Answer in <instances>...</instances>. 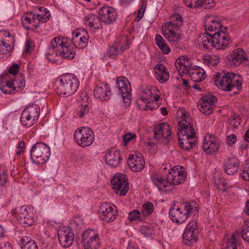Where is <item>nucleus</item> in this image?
<instances>
[{
	"label": "nucleus",
	"instance_id": "obj_40",
	"mask_svg": "<svg viewBox=\"0 0 249 249\" xmlns=\"http://www.w3.org/2000/svg\"><path fill=\"white\" fill-rule=\"evenodd\" d=\"M151 178L153 183L158 188L159 190L161 189L160 187V185H162L164 187L167 186V184H168V182L167 180L161 178L160 176L157 175H153L151 176Z\"/></svg>",
	"mask_w": 249,
	"mask_h": 249
},
{
	"label": "nucleus",
	"instance_id": "obj_38",
	"mask_svg": "<svg viewBox=\"0 0 249 249\" xmlns=\"http://www.w3.org/2000/svg\"><path fill=\"white\" fill-rule=\"evenodd\" d=\"M154 211V205L150 201H147L143 204L142 214L144 216V219L145 217L151 215Z\"/></svg>",
	"mask_w": 249,
	"mask_h": 249
},
{
	"label": "nucleus",
	"instance_id": "obj_20",
	"mask_svg": "<svg viewBox=\"0 0 249 249\" xmlns=\"http://www.w3.org/2000/svg\"><path fill=\"white\" fill-rule=\"evenodd\" d=\"M101 22L106 24L112 23L116 20L117 14L115 10L111 7L104 6L99 11Z\"/></svg>",
	"mask_w": 249,
	"mask_h": 249
},
{
	"label": "nucleus",
	"instance_id": "obj_52",
	"mask_svg": "<svg viewBox=\"0 0 249 249\" xmlns=\"http://www.w3.org/2000/svg\"><path fill=\"white\" fill-rule=\"evenodd\" d=\"M59 54V51L55 49L53 50L52 48H49V52L46 53V57L50 61H53L54 60L55 57Z\"/></svg>",
	"mask_w": 249,
	"mask_h": 249
},
{
	"label": "nucleus",
	"instance_id": "obj_15",
	"mask_svg": "<svg viewBox=\"0 0 249 249\" xmlns=\"http://www.w3.org/2000/svg\"><path fill=\"white\" fill-rule=\"evenodd\" d=\"M110 184L114 190L119 191L120 196L125 195L129 190L128 178L123 174H116L111 178Z\"/></svg>",
	"mask_w": 249,
	"mask_h": 249
},
{
	"label": "nucleus",
	"instance_id": "obj_32",
	"mask_svg": "<svg viewBox=\"0 0 249 249\" xmlns=\"http://www.w3.org/2000/svg\"><path fill=\"white\" fill-rule=\"evenodd\" d=\"M183 126H182V127L178 128V131H179L178 132V136L182 135L187 138H196V133L193 125L185 124Z\"/></svg>",
	"mask_w": 249,
	"mask_h": 249
},
{
	"label": "nucleus",
	"instance_id": "obj_39",
	"mask_svg": "<svg viewBox=\"0 0 249 249\" xmlns=\"http://www.w3.org/2000/svg\"><path fill=\"white\" fill-rule=\"evenodd\" d=\"M216 101V97L211 93H207L202 95L200 100V102L203 103V104H210L212 106H214V104Z\"/></svg>",
	"mask_w": 249,
	"mask_h": 249
},
{
	"label": "nucleus",
	"instance_id": "obj_50",
	"mask_svg": "<svg viewBox=\"0 0 249 249\" xmlns=\"http://www.w3.org/2000/svg\"><path fill=\"white\" fill-rule=\"evenodd\" d=\"M32 24L31 26V30L34 31L39 27L41 20H40L39 17L37 16L36 14H33L32 17Z\"/></svg>",
	"mask_w": 249,
	"mask_h": 249
},
{
	"label": "nucleus",
	"instance_id": "obj_46",
	"mask_svg": "<svg viewBox=\"0 0 249 249\" xmlns=\"http://www.w3.org/2000/svg\"><path fill=\"white\" fill-rule=\"evenodd\" d=\"M89 111V107L88 105L81 104L78 109H77L76 115L79 118H82Z\"/></svg>",
	"mask_w": 249,
	"mask_h": 249
},
{
	"label": "nucleus",
	"instance_id": "obj_2",
	"mask_svg": "<svg viewBox=\"0 0 249 249\" xmlns=\"http://www.w3.org/2000/svg\"><path fill=\"white\" fill-rule=\"evenodd\" d=\"M205 28L206 31L213 33V41L214 48L216 50L224 49L228 46L230 41L229 36L226 34L228 28L224 27L218 20L211 18L206 19Z\"/></svg>",
	"mask_w": 249,
	"mask_h": 249
},
{
	"label": "nucleus",
	"instance_id": "obj_60",
	"mask_svg": "<svg viewBox=\"0 0 249 249\" xmlns=\"http://www.w3.org/2000/svg\"><path fill=\"white\" fill-rule=\"evenodd\" d=\"M187 58L185 56H182L179 57H178L176 60L175 63V65L177 69H180V64H183L184 62H185Z\"/></svg>",
	"mask_w": 249,
	"mask_h": 249
},
{
	"label": "nucleus",
	"instance_id": "obj_44",
	"mask_svg": "<svg viewBox=\"0 0 249 249\" xmlns=\"http://www.w3.org/2000/svg\"><path fill=\"white\" fill-rule=\"evenodd\" d=\"M240 233L242 239L249 242V220L246 221L242 225Z\"/></svg>",
	"mask_w": 249,
	"mask_h": 249
},
{
	"label": "nucleus",
	"instance_id": "obj_18",
	"mask_svg": "<svg viewBox=\"0 0 249 249\" xmlns=\"http://www.w3.org/2000/svg\"><path fill=\"white\" fill-rule=\"evenodd\" d=\"M57 234L59 242L62 247L67 248L72 245L74 234L71 228L60 227L58 230Z\"/></svg>",
	"mask_w": 249,
	"mask_h": 249
},
{
	"label": "nucleus",
	"instance_id": "obj_31",
	"mask_svg": "<svg viewBox=\"0 0 249 249\" xmlns=\"http://www.w3.org/2000/svg\"><path fill=\"white\" fill-rule=\"evenodd\" d=\"M189 74L191 79L194 82H200L206 78L205 72L204 70L200 67L190 70Z\"/></svg>",
	"mask_w": 249,
	"mask_h": 249
},
{
	"label": "nucleus",
	"instance_id": "obj_11",
	"mask_svg": "<svg viewBox=\"0 0 249 249\" xmlns=\"http://www.w3.org/2000/svg\"><path fill=\"white\" fill-rule=\"evenodd\" d=\"M186 178V172L180 165L175 166L169 170L166 177L168 183L174 185L183 183Z\"/></svg>",
	"mask_w": 249,
	"mask_h": 249
},
{
	"label": "nucleus",
	"instance_id": "obj_24",
	"mask_svg": "<svg viewBox=\"0 0 249 249\" xmlns=\"http://www.w3.org/2000/svg\"><path fill=\"white\" fill-rule=\"evenodd\" d=\"M208 31H206L205 29V32L199 35L198 42L199 44L202 46L203 49L210 51L214 48V43L213 41V34L212 32L209 33Z\"/></svg>",
	"mask_w": 249,
	"mask_h": 249
},
{
	"label": "nucleus",
	"instance_id": "obj_57",
	"mask_svg": "<svg viewBox=\"0 0 249 249\" xmlns=\"http://www.w3.org/2000/svg\"><path fill=\"white\" fill-rule=\"evenodd\" d=\"M136 138V135L135 134H132L131 133H128L127 134L123 136V139L124 142V145H126L127 143L133 139Z\"/></svg>",
	"mask_w": 249,
	"mask_h": 249
},
{
	"label": "nucleus",
	"instance_id": "obj_9",
	"mask_svg": "<svg viewBox=\"0 0 249 249\" xmlns=\"http://www.w3.org/2000/svg\"><path fill=\"white\" fill-rule=\"evenodd\" d=\"M40 114V107L36 104L27 107L23 111L21 116V122L23 125L30 127L38 121Z\"/></svg>",
	"mask_w": 249,
	"mask_h": 249
},
{
	"label": "nucleus",
	"instance_id": "obj_56",
	"mask_svg": "<svg viewBox=\"0 0 249 249\" xmlns=\"http://www.w3.org/2000/svg\"><path fill=\"white\" fill-rule=\"evenodd\" d=\"M240 119L238 116L234 115L230 119V124L234 126V128L237 127L240 125Z\"/></svg>",
	"mask_w": 249,
	"mask_h": 249
},
{
	"label": "nucleus",
	"instance_id": "obj_37",
	"mask_svg": "<svg viewBox=\"0 0 249 249\" xmlns=\"http://www.w3.org/2000/svg\"><path fill=\"white\" fill-rule=\"evenodd\" d=\"M5 37H2L0 39V48L2 51L5 52V53L7 52H9L11 50L10 45L9 41L7 40L6 37H9L10 36V34L9 32L5 33Z\"/></svg>",
	"mask_w": 249,
	"mask_h": 249
},
{
	"label": "nucleus",
	"instance_id": "obj_30",
	"mask_svg": "<svg viewBox=\"0 0 249 249\" xmlns=\"http://www.w3.org/2000/svg\"><path fill=\"white\" fill-rule=\"evenodd\" d=\"M180 137V135L178 137V142L181 148L189 151L196 145L197 142L196 138H187L185 137V138L181 139Z\"/></svg>",
	"mask_w": 249,
	"mask_h": 249
},
{
	"label": "nucleus",
	"instance_id": "obj_13",
	"mask_svg": "<svg viewBox=\"0 0 249 249\" xmlns=\"http://www.w3.org/2000/svg\"><path fill=\"white\" fill-rule=\"evenodd\" d=\"M116 87L118 94H121L126 106L130 104L131 90L129 81L125 77L121 76L116 81Z\"/></svg>",
	"mask_w": 249,
	"mask_h": 249
},
{
	"label": "nucleus",
	"instance_id": "obj_59",
	"mask_svg": "<svg viewBox=\"0 0 249 249\" xmlns=\"http://www.w3.org/2000/svg\"><path fill=\"white\" fill-rule=\"evenodd\" d=\"M226 140L228 145H231L237 141V137L235 134H231L227 137Z\"/></svg>",
	"mask_w": 249,
	"mask_h": 249
},
{
	"label": "nucleus",
	"instance_id": "obj_22",
	"mask_svg": "<svg viewBox=\"0 0 249 249\" xmlns=\"http://www.w3.org/2000/svg\"><path fill=\"white\" fill-rule=\"evenodd\" d=\"M244 51L240 48L234 49L232 53L226 57V62L231 66H239L243 60H248Z\"/></svg>",
	"mask_w": 249,
	"mask_h": 249
},
{
	"label": "nucleus",
	"instance_id": "obj_10",
	"mask_svg": "<svg viewBox=\"0 0 249 249\" xmlns=\"http://www.w3.org/2000/svg\"><path fill=\"white\" fill-rule=\"evenodd\" d=\"M154 138L158 141L160 142L164 145L169 143L171 132L169 124L167 123H163L156 124L154 127Z\"/></svg>",
	"mask_w": 249,
	"mask_h": 249
},
{
	"label": "nucleus",
	"instance_id": "obj_49",
	"mask_svg": "<svg viewBox=\"0 0 249 249\" xmlns=\"http://www.w3.org/2000/svg\"><path fill=\"white\" fill-rule=\"evenodd\" d=\"M204 60L206 62L212 66L216 65L220 61V58L215 55L206 56Z\"/></svg>",
	"mask_w": 249,
	"mask_h": 249
},
{
	"label": "nucleus",
	"instance_id": "obj_14",
	"mask_svg": "<svg viewBox=\"0 0 249 249\" xmlns=\"http://www.w3.org/2000/svg\"><path fill=\"white\" fill-rule=\"evenodd\" d=\"M98 211L100 218L107 222L113 221L118 215L117 208L111 203L102 204Z\"/></svg>",
	"mask_w": 249,
	"mask_h": 249
},
{
	"label": "nucleus",
	"instance_id": "obj_47",
	"mask_svg": "<svg viewBox=\"0 0 249 249\" xmlns=\"http://www.w3.org/2000/svg\"><path fill=\"white\" fill-rule=\"evenodd\" d=\"M139 231L145 237H150L152 236L153 231L152 228L148 226H141L139 230Z\"/></svg>",
	"mask_w": 249,
	"mask_h": 249
},
{
	"label": "nucleus",
	"instance_id": "obj_3",
	"mask_svg": "<svg viewBox=\"0 0 249 249\" xmlns=\"http://www.w3.org/2000/svg\"><path fill=\"white\" fill-rule=\"evenodd\" d=\"M214 85L224 91H232L236 94L242 89V78L232 72H217L213 77Z\"/></svg>",
	"mask_w": 249,
	"mask_h": 249
},
{
	"label": "nucleus",
	"instance_id": "obj_33",
	"mask_svg": "<svg viewBox=\"0 0 249 249\" xmlns=\"http://www.w3.org/2000/svg\"><path fill=\"white\" fill-rule=\"evenodd\" d=\"M59 55L62 57L71 59H73L75 55L73 45H65L59 51Z\"/></svg>",
	"mask_w": 249,
	"mask_h": 249
},
{
	"label": "nucleus",
	"instance_id": "obj_64",
	"mask_svg": "<svg viewBox=\"0 0 249 249\" xmlns=\"http://www.w3.org/2000/svg\"><path fill=\"white\" fill-rule=\"evenodd\" d=\"M159 48L164 54H168L171 51L170 48L165 43L160 46Z\"/></svg>",
	"mask_w": 249,
	"mask_h": 249
},
{
	"label": "nucleus",
	"instance_id": "obj_45",
	"mask_svg": "<svg viewBox=\"0 0 249 249\" xmlns=\"http://www.w3.org/2000/svg\"><path fill=\"white\" fill-rule=\"evenodd\" d=\"M73 37H77V38H89V36L88 32L83 28H77L73 32Z\"/></svg>",
	"mask_w": 249,
	"mask_h": 249
},
{
	"label": "nucleus",
	"instance_id": "obj_55",
	"mask_svg": "<svg viewBox=\"0 0 249 249\" xmlns=\"http://www.w3.org/2000/svg\"><path fill=\"white\" fill-rule=\"evenodd\" d=\"M45 13H36L37 16L39 17L42 23L47 22L50 18V13L49 12H45Z\"/></svg>",
	"mask_w": 249,
	"mask_h": 249
},
{
	"label": "nucleus",
	"instance_id": "obj_5",
	"mask_svg": "<svg viewBox=\"0 0 249 249\" xmlns=\"http://www.w3.org/2000/svg\"><path fill=\"white\" fill-rule=\"evenodd\" d=\"M55 86L57 93L70 96L77 91L79 82L77 77L74 74L66 73L57 78Z\"/></svg>",
	"mask_w": 249,
	"mask_h": 249
},
{
	"label": "nucleus",
	"instance_id": "obj_42",
	"mask_svg": "<svg viewBox=\"0 0 249 249\" xmlns=\"http://www.w3.org/2000/svg\"><path fill=\"white\" fill-rule=\"evenodd\" d=\"M33 13H27L26 15L23 16L22 18V23L23 26L27 30H31L32 24V17Z\"/></svg>",
	"mask_w": 249,
	"mask_h": 249
},
{
	"label": "nucleus",
	"instance_id": "obj_21",
	"mask_svg": "<svg viewBox=\"0 0 249 249\" xmlns=\"http://www.w3.org/2000/svg\"><path fill=\"white\" fill-rule=\"evenodd\" d=\"M127 164L133 172H140L144 168L145 161L142 154L139 153L136 155L130 154L128 158Z\"/></svg>",
	"mask_w": 249,
	"mask_h": 249
},
{
	"label": "nucleus",
	"instance_id": "obj_27",
	"mask_svg": "<svg viewBox=\"0 0 249 249\" xmlns=\"http://www.w3.org/2000/svg\"><path fill=\"white\" fill-rule=\"evenodd\" d=\"M157 80L160 83H164L169 79V73L167 69L162 64L158 63L154 67Z\"/></svg>",
	"mask_w": 249,
	"mask_h": 249
},
{
	"label": "nucleus",
	"instance_id": "obj_26",
	"mask_svg": "<svg viewBox=\"0 0 249 249\" xmlns=\"http://www.w3.org/2000/svg\"><path fill=\"white\" fill-rule=\"evenodd\" d=\"M124 45L115 44L109 47L105 56L115 59L119 54H121L127 48L128 42L126 38L124 39Z\"/></svg>",
	"mask_w": 249,
	"mask_h": 249
},
{
	"label": "nucleus",
	"instance_id": "obj_63",
	"mask_svg": "<svg viewBox=\"0 0 249 249\" xmlns=\"http://www.w3.org/2000/svg\"><path fill=\"white\" fill-rule=\"evenodd\" d=\"M155 40L156 44L159 47L165 43L163 38L160 35L158 34L156 35Z\"/></svg>",
	"mask_w": 249,
	"mask_h": 249
},
{
	"label": "nucleus",
	"instance_id": "obj_51",
	"mask_svg": "<svg viewBox=\"0 0 249 249\" xmlns=\"http://www.w3.org/2000/svg\"><path fill=\"white\" fill-rule=\"evenodd\" d=\"M201 0H183L185 5L190 8L200 7V1Z\"/></svg>",
	"mask_w": 249,
	"mask_h": 249
},
{
	"label": "nucleus",
	"instance_id": "obj_1",
	"mask_svg": "<svg viewBox=\"0 0 249 249\" xmlns=\"http://www.w3.org/2000/svg\"><path fill=\"white\" fill-rule=\"evenodd\" d=\"M170 19V21L162 27L163 35L173 47L182 50L184 45L178 26L183 22V18L177 13L171 16Z\"/></svg>",
	"mask_w": 249,
	"mask_h": 249
},
{
	"label": "nucleus",
	"instance_id": "obj_54",
	"mask_svg": "<svg viewBox=\"0 0 249 249\" xmlns=\"http://www.w3.org/2000/svg\"><path fill=\"white\" fill-rule=\"evenodd\" d=\"M213 0H201L200 1V7L209 9L213 7Z\"/></svg>",
	"mask_w": 249,
	"mask_h": 249
},
{
	"label": "nucleus",
	"instance_id": "obj_62",
	"mask_svg": "<svg viewBox=\"0 0 249 249\" xmlns=\"http://www.w3.org/2000/svg\"><path fill=\"white\" fill-rule=\"evenodd\" d=\"M180 69H177L179 73H182L184 74H189V71L190 70H192V69H189L186 65L185 64H180Z\"/></svg>",
	"mask_w": 249,
	"mask_h": 249
},
{
	"label": "nucleus",
	"instance_id": "obj_61",
	"mask_svg": "<svg viewBox=\"0 0 249 249\" xmlns=\"http://www.w3.org/2000/svg\"><path fill=\"white\" fill-rule=\"evenodd\" d=\"M0 249H13V247L9 242L4 241L0 244Z\"/></svg>",
	"mask_w": 249,
	"mask_h": 249
},
{
	"label": "nucleus",
	"instance_id": "obj_48",
	"mask_svg": "<svg viewBox=\"0 0 249 249\" xmlns=\"http://www.w3.org/2000/svg\"><path fill=\"white\" fill-rule=\"evenodd\" d=\"M8 175L7 172L0 166V187H2L7 182Z\"/></svg>",
	"mask_w": 249,
	"mask_h": 249
},
{
	"label": "nucleus",
	"instance_id": "obj_19",
	"mask_svg": "<svg viewBox=\"0 0 249 249\" xmlns=\"http://www.w3.org/2000/svg\"><path fill=\"white\" fill-rule=\"evenodd\" d=\"M220 147V141L216 137L210 135L208 139L205 137L202 145V149L207 154L212 155L216 153Z\"/></svg>",
	"mask_w": 249,
	"mask_h": 249
},
{
	"label": "nucleus",
	"instance_id": "obj_17",
	"mask_svg": "<svg viewBox=\"0 0 249 249\" xmlns=\"http://www.w3.org/2000/svg\"><path fill=\"white\" fill-rule=\"evenodd\" d=\"M82 240L85 249H98L101 246L98 235L91 230L83 233Z\"/></svg>",
	"mask_w": 249,
	"mask_h": 249
},
{
	"label": "nucleus",
	"instance_id": "obj_4",
	"mask_svg": "<svg viewBox=\"0 0 249 249\" xmlns=\"http://www.w3.org/2000/svg\"><path fill=\"white\" fill-rule=\"evenodd\" d=\"M198 210L197 203L194 200L185 201L177 207L172 206L169 212L170 219L174 222L182 224L192 214H196Z\"/></svg>",
	"mask_w": 249,
	"mask_h": 249
},
{
	"label": "nucleus",
	"instance_id": "obj_41",
	"mask_svg": "<svg viewBox=\"0 0 249 249\" xmlns=\"http://www.w3.org/2000/svg\"><path fill=\"white\" fill-rule=\"evenodd\" d=\"M213 107H214V106L208 104H203V103L202 102H200V104L198 105L199 110L205 115H209L213 112Z\"/></svg>",
	"mask_w": 249,
	"mask_h": 249
},
{
	"label": "nucleus",
	"instance_id": "obj_16",
	"mask_svg": "<svg viewBox=\"0 0 249 249\" xmlns=\"http://www.w3.org/2000/svg\"><path fill=\"white\" fill-rule=\"evenodd\" d=\"M33 209L31 206H23L18 212L17 219L24 227H30L34 223Z\"/></svg>",
	"mask_w": 249,
	"mask_h": 249
},
{
	"label": "nucleus",
	"instance_id": "obj_53",
	"mask_svg": "<svg viewBox=\"0 0 249 249\" xmlns=\"http://www.w3.org/2000/svg\"><path fill=\"white\" fill-rule=\"evenodd\" d=\"M241 177L245 180L249 181V163L246 164L244 166Z\"/></svg>",
	"mask_w": 249,
	"mask_h": 249
},
{
	"label": "nucleus",
	"instance_id": "obj_25",
	"mask_svg": "<svg viewBox=\"0 0 249 249\" xmlns=\"http://www.w3.org/2000/svg\"><path fill=\"white\" fill-rule=\"evenodd\" d=\"M238 160L233 156L228 157L225 160L224 169L227 174L229 175H234L238 171Z\"/></svg>",
	"mask_w": 249,
	"mask_h": 249
},
{
	"label": "nucleus",
	"instance_id": "obj_12",
	"mask_svg": "<svg viewBox=\"0 0 249 249\" xmlns=\"http://www.w3.org/2000/svg\"><path fill=\"white\" fill-rule=\"evenodd\" d=\"M199 230L196 221L190 222L185 228L183 234V240L187 246L193 245L198 240Z\"/></svg>",
	"mask_w": 249,
	"mask_h": 249
},
{
	"label": "nucleus",
	"instance_id": "obj_35",
	"mask_svg": "<svg viewBox=\"0 0 249 249\" xmlns=\"http://www.w3.org/2000/svg\"><path fill=\"white\" fill-rule=\"evenodd\" d=\"M239 233V232H236L232 234L231 237L228 239L223 249H237V246L240 245V241L237 239Z\"/></svg>",
	"mask_w": 249,
	"mask_h": 249
},
{
	"label": "nucleus",
	"instance_id": "obj_58",
	"mask_svg": "<svg viewBox=\"0 0 249 249\" xmlns=\"http://www.w3.org/2000/svg\"><path fill=\"white\" fill-rule=\"evenodd\" d=\"M19 66L18 64L14 63L12 66H10L9 69L8 71L10 73L13 74V75H16L19 71Z\"/></svg>",
	"mask_w": 249,
	"mask_h": 249
},
{
	"label": "nucleus",
	"instance_id": "obj_8",
	"mask_svg": "<svg viewBox=\"0 0 249 249\" xmlns=\"http://www.w3.org/2000/svg\"><path fill=\"white\" fill-rule=\"evenodd\" d=\"M74 138L78 145L85 147L92 144L94 140V134L90 128L82 127L75 131Z\"/></svg>",
	"mask_w": 249,
	"mask_h": 249
},
{
	"label": "nucleus",
	"instance_id": "obj_6",
	"mask_svg": "<svg viewBox=\"0 0 249 249\" xmlns=\"http://www.w3.org/2000/svg\"><path fill=\"white\" fill-rule=\"evenodd\" d=\"M50 155V147L43 142L36 143L30 150L31 158L36 164H43L46 162Z\"/></svg>",
	"mask_w": 249,
	"mask_h": 249
},
{
	"label": "nucleus",
	"instance_id": "obj_7",
	"mask_svg": "<svg viewBox=\"0 0 249 249\" xmlns=\"http://www.w3.org/2000/svg\"><path fill=\"white\" fill-rule=\"evenodd\" d=\"M25 86V80L22 75L14 79L0 82V89L5 94H15L22 91Z\"/></svg>",
	"mask_w": 249,
	"mask_h": 249
},
{
	"label": "nucleus",
	"instance_id": "obj_23",
	"mask_svg": "<svg viewBox=\"0 0 249 249\" xmlns=\"http://www.w3.org/2000/svg\"><path fill=\"white\" fill-rule=\"evenodd\" d=\"M105 160L107 164L111 167H118L123 160L120 151L113 149L108 151L105 156Z\"/></svg>",
	"mask_w": 249,
	"mask_h": 249
},
{
	"label": "nucleus",
	"instance_id": "obj_43",
	"mask_svg": "<svg viewBox=\"0 0 249 249\" xmlns=\"http://www.w3.org/2000/svg\"><path fill=\"white\" fill-rule=\"evenodd\" d=\"M128 218L130 221H132L136 220H138L140 221H143L144 216H143L139 210H134L129 213Z\"/></svg>",
	"mask_w": 249,
	"mask_h": 249
},
{
	"label": "nucleus",
	"instance_id": "obj_34",
	"mask_svg": "<svg viewBox=\"0 0 249 249\" xmlns=\"http://www.w3.org/2000/svg\"><path fill=\"white\" fill-rule=\"evenodd\" d=\"M21 249H38V246L35 240L31 237L24 236L20 240Z\"/></svg>",
	"mask_w": 249,
	"mask_h": 249
},
{
	"label": "nucleus",
	"instance_id": "obj_29",
	"mask_svg": "<svg viewBox=\"0 0 249 249\" xmlns=\"http://www.w3.org/2000/svg\"><path fill=\"white\" fill-rule=\"evenodd\" d=\"M85 19V24L90 29H99L102 26V22L98 16L89 14Z\"/></svg>",
	"mask_w": 249,
	"mask_h": 249
},
{
	"label": "nucleus",
	"instance_id": "obj_36",
	"mask_svg": "<svg viewBox=\"0 0 249 249\" xmlns=\"http://www.w3.org/2000/svg\"><path fill=\"white\" fill-rule=\"evenodd\" d=\"M73 45L76 48L80 49H84L88 46L89 42V38H80L77 37H73L71 39Z\"/></svg>",
	"mask_w": 249,
	"mask_h": 249
},
{
	"label": "nucleus",
	"instance_id": "obj_28",
	"mask_svg": "<svg viewBox=\"0 0 249 249\" xmlns=\"http://www.w3.org/2000/svg\"><path fill=\"white\" fill-rule=\"evenodd\" d=\"M110 89L106 84L100 83L98 85L94 90V95L97 98L102 101L106 100L109 98Z\"/></svg>",
	"mask_w": 249,
	"mask_h": 249
}]
</instances>
